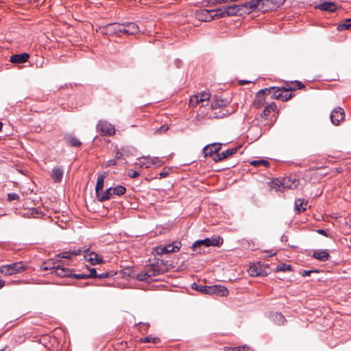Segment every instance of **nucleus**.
Segmentation results:
<instances>
[{
  "label": "nucleus",
  "mask_w": 351,
  "mask_h": 351,
  "mask_svg": "<svg viewBox=\"0 0 351 351\" xmlns=\"http://www.w3.org/2000/svg\"><path fill=\"white\" fill-rule=\"evenodd\" d=\"M192 288L204 294L210 295H215L217 296H226L229 293L228 289L226 287L220 285L213 286H202L194 283L192 285Z\"/></svg>",
  "instance_id": "1"
},
{
  "label": "nucleus",
  "mask_w": 351,
  "mask_h": 351,
  "mask_svg": "<svg viewBox=\"0 0 351 351\" xmlns=\"http://www.w3.org/2000/svg\"><path fill=\"white\" fill-rule=\"evenodd\" d=\"M228 103L227 99H223L221 97H216L211 103V108L215 112H214L216 118H223L232 114V110L226 107Z\"/></svg>",
  "instance_id": "2"
},
{
  "label": "nucleus",
  "mask_w": 351,
  "mask_h": 351,
  "mask_svg": "<svg viewBox=\"0 0 351 351\" xmlns=\"http://www.w3.org/2000/svg\"><path fill=\"white\" fill-rule=\"evenodd\" d=\"M221 243L220 238H206L194 242L191 246V250L196 253L201 254L205 252L204 247L219 246Z\"/></svg>",
  "instance_id": "3"
},
{
  "label": "nucleus",
  "mask_w": 351,
  "mask_h": 351,
  "mask_svg": "<svg viewBox=\"0 0 351 351\" xmlns=\"http://www.w3.org/2000/svg\"><path fill=\"white\" fill-rule=\"evenodd\" d=\"M272 89L274 88L269 87L260 90L256 94L255 98L252 104L253 107L256 109H260L263 107H265L267 104H268V97L269 95L271 96Z\"/></svg>",
  "instance_id": "4"
},
{
  "label": "nucleus",
  "mask_w": 351,
  "mask_h": 351,
  "mask_svg": "<svg viewBox=\"0 0 351 351\" xmlns=\"http://www.w3.org/2000/svg\"><path fill=\"white\" fill-rule=\"evenodd\" d=\"M26 269V266L23 262H16L0 267V272L5 276H12L21 273Z\"/></svg>",
  "instance_id": "5"
},
{
  "label": "nucleus",
  "mask_w": 351,
  "mask_h": 351,
  "mask_svg": "<svg viewBox=\"0 0 351 351\" xmlns=\"http://www.w3.org/2000/svg\"><path fill=\"white\" fill-rule=\"evenodd\" d=\"M210 98V93L204 91L191 96L189 100V105L191 107H195L197 104H201V106L204 107L208 104Z\"/></svg>",
  "instance_id": "6"
},
{
  "label": "nucleus",
  "mask_w": 351,
  "mask_h": 351,
  "mask_svg": "<svg viewBox=\"0 0 351 351\" xmlns=\"http://www.w3.org/2000/svg\"><path fill=\"white\" fill-rule=\"evenodd\" d=\"M97 131L100 132L101 135L112 136L115 134L116 129L114 126L104 120H99L96 126Z\"/></svg>",
  "instance_id": "7"
},
{
  "label": "nucleus",
  "mask_w": 351,
  "mask_h": 351,
  "mask_svg": "<svg viewBox=\"0 0 351 351\" xmlns=\"http://www.w3.org/2000/svg\"><path fill=\"white\" fill-rule=\"evenodd\" d=\"M278 114V110L276 103L271 102L264 107V110L260 114V118L263 120H267L270 117L271 119L274 118V120H276Z\"/></svg>",
  "instance_id": "8"
},
{
  "label": "nucleus",
  "mask_w": 351,
  "mask_h": 351,
  "mask_svg": "<svg viewBox=\"0 0 351 351\" xmlns=\"http://www.w3.org/2000/svg\"><path fill=\"white\" fill-rule=\"evenodd\" d=\"M181 243L176 241L173 243L168 244L165 246L160 245L155 248L156 252L158 254H169L171 252H178L181 248Z\"/></svg>",
  "instance_id": "9"
},
{
  "label": "nucleus",
  "mask_w": 351,
  "mask_h": 351,
  "mask_svg": "<svg viewBox=\"0 0 351 351\" xmlns=\"http://www.w3.org/2000/svg\"><path fill=\"white\" fill-rule=\"evenodd\" d=\"M123 24L121 23H109L101 28V32L104 34L119 35L123 34Z\"/></svg>",
  "instance_id": "10"
},
{
  "label": "nucleus",
  "mask_w": 351,
  "mask_h": 351,
  "mask_svg": "<svg viewBox=\"0 0 351 351\" xmlns=\"http://www.w3.org/2000/svg\"><path fill=\"white\" fill-rule=\"evenodd\" d=\"M271 88L274 89H272V93L270 96L271 99H279L282 101H287L293 97L292 93L281 91L278 86H272Z\"/></svg>",
  "instance_id": "11"
},
{
  "label": "nucleus",
  "mask_w": 351,
  "mask_h": 351,
  "mask_svg": "<svg viewBox=\"0 0 351 351\" xmlns=\"http://www.w3.org/2000/svg\"><path fill=\"white\" fill-rule=\"evenodd\" d=\"M212 10L200 9L195 12V17L199 21L208 22L213 20Z\"/></svg>",
  "instance_id": "12"
},
{
  "label": "nucleus",
  "mask_w": 351,
  "mask_h": 351,
  "mask_svg": "<svg viewBox=\"0 0 351 351\" xmlns=\"http://www.w3.org/2000/svg\"><path fill=\"white\" fill-rule=\"evenodd\" d=\"M345 119V112L340 107L335 108L330 113V120L335 125H339L340 122Z\"/></svg>",
  "instance_id": "13"
},
{
  "label": "nucleus",
  "mask_w": 351,
  "mask_h": 351,
  "mask_svg": "<svg viewBox=\"0 0 351 351\" xmlns=\"http://www.w3.org/2000/svg\"><path fill=\"white\" fill-rule=\"evenodd\" d=\"M88 250L86 246L82 247H75L70 249L68 251L61 252L58 256L63 258H71L72 256H75L81 254L82 252H86Z\"/></svg>",
  "instance_id": "14"
},
{
  "label": "nucleus",
  "mask_w": 351,
  "mask_h": 351,
  "mask_svg": "<svg viewBox=\"0 0 351 351\" xmlns=\"http://www.w3.org/2000/svg\"><path fill=\"white\" fill-rule=\"evenodd\" d=\"M147 267L152 277L158 276L165 272L163 262L161 260H158L155 263L148 265Z\"/></svg>",
  "instance_id": "15"
},
{
  "label": "nucleus",
  "mask_w": 351,
  "mask_h": 351,
  "mask_svg": "<svg viewBox=\"0 0 351 351\" xmlns=\"http://www.w3.org/2000/svg\"><path fill=\"white\" fill-rule=\"evenodd\" d=\"M221 149V143H214L205 146L203 149V154L205 158L217 154Z\"/></svg>",
  "instance_id": "16"
},
{
  "label": "nucleus",
  "mask_w": 351,
  "mask_h": 351,
  "mask_svg": "<svg viewBox=\"0 0 351 351\" xmlns=\"http://www.w3.org/2000/svg\"><path fill=\"white\" fill-rule=\"evenodd\" d=\"M248 273L251 276H266L267 274L260 263L251 264L248 269Z\"/></svg>",
  "instance_id": "17"
},
{
  "label": "nucleus",
  "mask_w": 351,
  "mask_h": 351,
  "mask_svg": "<svg viewBox=\"0 0 351 351\" xmlns=\"http://www.w3.org/2000/svg\"><path fill=\"white\" fill-rule=\"evenodd\" d=\"M113 276V274L110 271H105L101 273H97L95 268L88 269V272L86 274L88 278H108Z\"/></svg>",
  "instance_id": "18"
},
{
  "label": "nucleus",
  "mask_w": 351,
  "mask_h": 351,
  "mask_svg": "<svg viewBox=\"0 0 351 351\" xmlns=\"http://www.w3.org/2000/svg\"><path fill=\"white\" fill-rule=\"evenodd\" d=\"M225 8L226 10V15L228 16H242L244 14V12H243L241 4L225 6Z\"/></svg>",
  "instance_id": "19"
},
{
  "label": "nucleus",
  "mask_w": 351,
  "mask_h": 351,
  "mask_svg": "<svg viewBox=\"0 0 351 351\" xmlns=\"http://www.w3.org/2000/svg\"><path fill=\"white\" fill-rule=\"evenodd\" d=\"M63 138L66 144L69 146L79 147L82 145V142L71 134H66Z\"/></svg>",
  "instance_id": "20"
},
{
  "label": "nucleus",
  "mask_w": 351,
  "mask_h": 351,
  "mask_svg": "<svg viewBox=\"0 0 351 351\" xmlns=\"http://www.w3.org/2000/svg\"><path fill=\"white\" fill-rule=\"evenodd\" d=\"M123 25V34L134 35L139 32L138 26L134 23H128Z\"/></svg>",
  "instance_id": "21"
},
{
  "label": "nucleus",
  "mask_w": 351,
  "mask_h": 351,
  "mask_svg": "<svg viewBox=\"0 0 351 351\" xmlns=\"http://www.w3.org/2000/svg\"><path fill=\"white\" fill-rule=\"evenodd\" d=\"M64 175V170L62 167L56 166L52 169L51 178L54 182H60Z\"/></svg>",
  "instance_id": "22"
},
{
  "label": "nucleus",
  "mask_w": 351,
  "mask_h": 351,
  "mask_svg": "<svg viewBox=\"0 0 351 351\" xmlns=\"http://www.w3.org/2000/svg\"><path fill=\"white\" fill-rule=\"evenodd\" d=\"M29 58V54L23 53L20 54H14L10 57V62L14 64H22L26 62Z\"/></svg>",
  "instance_id": "23"
},
{
  "label": "nucleus",
  "mask_w": 351,
  "mask_h": 351,
  "mask_svg": "<svg viewBox=\"0 0 351 351\" xmlns=\"http://www.w3.org/2000/svg\"><path fill=\"white\" fill-rule=\"evenodd\" d=\"M84 258L87 261H89L93 265H95L103 262L102 258H100L97 253L93 252L86 254L84 255Z\"/></svg>",
  "instance_id": "24"
},
{
  "label": "nucleus",
  "mask_w": 351,
  "mask_h": 351,
  "mask_svg": "<svg viewBox=\"0 0 351 351\" xmlns=\"http://www.w3.org/2000/svg\"><path fill=\"white\" fill-rule=\"evenodd\" d=\"M316 8L322 10L327 11L330 12H335L337 9V5L333 2H324L315 7Z\"/></svg>",
  "instance_id": "25"
},
{
  "label": "nucleus",
  "mask_w": 351,
  "mask_h": 351,
  "mask_svg": "<svg viewBox=\"0 0 351 351\" xmlns=\"http://www.w3.org/2000/svg\"><path fill=\"white\" fill-rule=\"evenodd\" d=\"M51 273L60 277L72 276L71 271L70 269L62 267L59 265H56Z\"/></svg>",
  "instance_id": "26"
},
{
  "label": "nucleus",
  "mask_w": 351,
  "mask_h": 351,
  "mask_svg": "<svg viewBox=\"0 0 351 351\" xmlns=\"http://www.w3.org/2000/svg\"><path fill=\"white\" fill-rule=\"evenodd\" d=\"M313 257L320 261L324 262L329 259L330 254L326 250H315L313 254Z\"/></svg>",
  "instance_id": "27"
},
{
  "label": "nucleus",
  "mask_w": 351,
  "mask_h": 351,
  "mask_svg": "<svg viewBox=\"0 0 351 351\" xmlns=\"http://www.w3.org/2000/svg\"><path fill=\"white\" fill-rule=\"evenodd\" d=\"M151 165H154L158 167H160L163 165V162L158 157H153L149 158L147 162H142L141 166L145 168H149Z\"/></svg>",
  "instance_id": "28"
},
{
  "label": "nucleus",
  "mask_w": 351,
  "mask_h": 351,
  "mask_svg": "<svg viewBox=\"0 0 351 351\" xmlns=\"http://www.w3.org/2000/svg\"><path fill=\"white\" fill-rule=\"evenodd\" d=\"M112 192L113 191L112 187H110L108 189H106L104 192L100 193V194L97 195V198L99 202H103L112 197L114 195Z\"/></svg>",
  "instance_id": "29"
},
{
  "label": "nucleus",
  "mask_w": 351,
  "mask_h": 351,
  "mask_svg": "<svg viewBox=\"0 0 351 351\" xmlns=\"http://www.w3.org/2000/svg\"><path fill=\"white\" fill-rule=\"evenodd\" d=\"M287 181H289L287 180V178H285L282 181H280L278 179L276 180H274L272 182V184H274L273 187L276 188L277 186H282L283 188L293 189L294 186H295V182H293L292 184H288Z\"/></svg>",
  "instance_id": "30"
},
{
  "label": "nucleus",
  "mask_w": 351,
  "mask_h": 351,
  "mask_svg": "<svg viewBox=\"0 0 351 351\" xmlns=\"http://www.w3.org/2000/svg\"><path fill=\"white\" fill-rule=\"evenodd\" d=\"M152 277L148 267H146L143 271L137 274L136 279L139 281L150 282Z\"/></svg>",
  "instance_id": "31"
},
{
  "label": "nucleus",
  "mask_w": 351,
  "mask_h": 351,
  "mask_svg": "<svg viewBox=\"0 0 351 351\" xmlns=\"http://www.w3.org/2000/svg\"><path fill=\"white\" fill-rule=\"evenodd\" d=\"M106 178V173L99 175L95 186L96 197L102 192L104 186V179Z\"/></svg>",
  "instance_id": "32"
},
{
  "label": "nucleus",
  "mask_w": 351,
  "mask_h": 351,
  "mask_svg": "<svg viewBox=\"0 0 351 351\" xmlns=\"http://www.w3.org/2000/svg\"><path fill=\"white\" fill-rule=\"evenodd\" d=\"M308 204V202L304 199H297L295 201V208L298 213L306 210V206Z\"/></svg>",
  "instance_id": "33"
},
{
  "label": "nucleus",
  "mask_w": 351,
  "mask_h": 351,
  "mask_svg": "<svg viewBox=\"0 0 351 351\" xmlns=\"http://www.w3.org/2000/svg\"><path fill=\"white\" fill-rule=\"evenodd\" d=\"M212 11H213V19L228 17V16L226 15V10L225 7H223V8L212 10Z\"/></svg>",
  "instance_id": "34"
},
{
  "label": "nucleus",
  "mask_w": 351,
  "mask_h": 351,
  "mask_svg": "<svg viewBox=\"0 0 351 351\" xmlns=\"http://www.w3.org/2000/svg\"><path fill=\"white\" fill-rule=\"evenodd\" d=\"M338 31H343L346 29H351V18L347 19L342 23H339L337 27Z\"/></svg>",
  "instance_id": "35"
},
{
  "label": "nucleus",
  "mask_w": 351,
  "mask_h": 351,
  "mask_svg": "<svg viewBox=\"0 0 351 351\" xmlns=\"http://www.w3.org/2000/svg\"><path fill=\"white\" fill-rule=\"evenodd\" d=\"M237 151H238V147H235L230 148L225 151H223L221 153H219V154L223 160V159L227 158L228 157L234 154L235 153L237 152Z\"/></svg>",
  "instance_id": "36"
},
{
  "label": "nucleus",
  "mask_w": 351,
  "mask_h": 351,
  "mask_svg": "<svg viewBox=\"0 0 351 351\" xmlns=\"http://www.w3.org/2000/svg\"><path fill=\"white\" fill-rule=\"evenodd\" d=\"M114 195L121 196L125 193L126 188L122 185H117L115 187H112Z\"/></svg>",
  "instance_id": "37"
},
{
  "label": "nucleus",
  "mask_w": 351,
  "mask_h": 351,
  "mask_svg": "<svg viewBox=\"0 0 351 351\" xmlns=\"http://www.w3.org/2000/svg\"><path fill=\"white\" fill-rule=\"evenodd\" d=\"M141 343H158L160 342V339L158 337H153L152 335L147 336L145 337L141 338L140 339Z\"/></svg>",
  "instance_id": "38"
},
{
  "label": "nucleus",
  "mask_w": 351,
  "mask_h": 351,
  "mask_svg": "<svg viewBox=\"0 0 351 351\" xmlns=\"http://www.w3.org/2000/svg\"><path fill=\"white\" fill-rule=\"evenodd\" d=\"M273 317L274 322L278 325L283 324L286 321L285 316L280 313H275Z\"/></svg>",
  "instance_id": "39"
},
{
  "label": "nucleus",
  "mask_w": 351,
  "mask_h": 351,
  "mask_svg": "<svg viewBox=\"0 0 351 351\" xmlns=\"http://www.w3.org/2000/svg\"><path fill=\"white\" fill-rule=\"evenodd\" d=\"M305 86L300 81L291 82V88H288L291 91L302 89Z\"/></svg>",
  "instance_id": "40"
},
{
  "label": "nucleus",
  "mask_w": 351,
  "mask_h": 351,
  "mask_svg": "<svg viewBox=\"0 0 351 351\" xmlns=\"http://www.w3.org/2000/svg\"><path fill=\"white\" fill-rule=\"evenodd\" d=\"M276 271H291V265H287L285 263H280V265L276 266Z\"/></svg>",
  "instance_id": "41"
},
{
  "label": "nucleus",
  "mask_w": 351,
  "mask_h": 351,
  "mask_svg": "<svg viewBox=\"0 0 351 351\" xmlns=\"http://www.w3.org/2000/svg\"><path fill=\"white\" fill-rule=\"evenodd\" d=\"M56 267V265H54V263L49 261L43 263V265H41V269L45 271L51 270V271H53Z\"/></svg>",
  "instance_id": "42"
},
{
  "label": "nucleus",
  "mask_w": 351,
  "mask_h": 351,
  "mask_svg": "<svg viewBox=\"0 0 351 351\" xmlns=\"http://www.w3.org/2000/svg\"><path fill=\"white\" fill-rule=\"evenodd\" d=\"M258 9L263 12L267 11L268 9H270V5L268 1H262L258 3Z\"/></svg>",
  "instance_id": "43"
},
{
  "label": "nucleus",
  "mask_w": 351,
  "mask_h": 351,
  "mask_svg": "<svg viewBox=\"0 0 351 351\" xmlns=\"http://www.w3.org/2000/svg\"><path fill=\"white\" fill-rule=\"evenodd\" d=\"M250 165L255 167L259 166L261 165L267 167L269 165V162L265 160H253L250 162Z\"/></svg>",
  "instance_id": "44"
},
{
  "label": "nucleus",
  "mask_w": 351,
  "mask_h": 351,
  "mask_svg": "<svg viewBox=\"0 0 351 351\" xmlns=\"http://www.w3.org/2000/svg\"><path fill=\"white\" fill-rule=\"evenodd\" d=\"M20 198L19 195L17 193H12L8 194V200L9 202H12L14 200H19Z\"/></svg>",
  "instance_id": "45"
},
{
  "label": "nucleus",
  "mask_w": 351,
  "mask_h": 351,
  "mask_svg": "<svg viewBox=\"0 0 351 351\" xmlns=\"http://www.w3.org/2000/svg\"><path fill=\"white\" fill-rule=\"evenodd\" d=\"M117 165V160H116V159L114 158V159H111V160H109L107 162H106L104 164V167H108L114 166V165Z\"/></svg>",
  "instance_id": "46"
},
{
  "label": "nucleus",
  "mask_w": 351,
  "mask_h": 351,
  "mask_svg": "<svg viewBox=\"0 0 351 351\" xmlns=\"http://www.w3.org/2000/svg\"><path fill=\"white\" fill-rule=\"evenodd\" d=\"M208 3L211 5L226 3V0H209Z\"/></svg>",
  "instance_id": "47"
},
{
  "label": "nucleus",
  "mask_w": 351,
  "mask_h": 351,
  "mask_svg": "<svg viewBox=\"0 0 351 351\" xmlns=\"http://www.w3.org/2000/svg\"><path fill=\"white\" fill-rule=\"evenodd\" d=\"M139 176V173L134 170H130L128 171V176L131 178H137Z\"/></svg>",
  "instance_id": "48"
},
{
  "label": "nucleus",
  "mask_w": 351,
  "mask_h": 351,
  "mask_svg": "<svg viewBox=\"0 0 351 351\" xmlns=\"http://www.w3.org/2000/svg\"><path fill=\"white\" fill-rule=\"evenodd\" d=\"M288 88H291V82L286 84L285 86L279 87L280 90L283 92H289L291 90H288Z\"/></svg>",
  "instance_id": "49"
},
{
  "label": "nucleus",
  "mask_w": 351,
  "mask_h": 351,
  "mask_svg": "<svg viewBox=\"0 0 351 351\" xmlns=\"http://www.w3.org/2000/svg\"><path fill=\"white\" fill-rule=\"evenodd\" d=\"M317 272L316 270H302L300 271V274L303 277L308 276L311 273Z\"/></svg>",
  "instance_id": "50"
},
{
  "label": "nucleus",
  "mask_w": 351,
  "mask_h": 351,
  "mask_svg": "<svg viewBox=\"0 0 351 351\" xmlns=\"http://www.w3.org/2000/svg\"><path fill=\"white\" fill-rule=\"evenodd\" d=\"M72 276L77 279H86L88 278L86 276V274H72Z\"/></svg>",
  "instance_id": "51"
},
{
  "label": "nucleus",
  "mask_w": 351,
  "mask_h": 351,
  "mask_svg": "<svg viewBox=\"0 0 351 351\" xmlns=\"http://www.w3.org/2000/svg\"><path fill=\"white\" fill-rule=\"evenodd\" d=\"M239 351H254V350L247 345H243L239 346Z\"/></svg>",
  "instance_id": "52"
},
{
  "label": "nucleus",
  "mask_w": 351,
  "mask_h": 351,
  "mask_svg": "<svg viewBox=\"0 0 351 351\" xmlns=\"http://www.w3.org/2000/svg\"><path fill=\"white\" fill-rule=\"evenodd\" d=\"M169 129L168 126L167 125H162L160 128H158L156 132L158 133H162L167 131Z\"/></svg>",
  "instance_id": "53"
},
{
  "label": "nucleus",
  "mask_w": 351,
  "mask_h": 351,
  "mask_svg": "<svg viewBox=\"0 0 351 351\" xmlns=\"http://www.w3.org/2000/svg\"><path fill=\"white\" fill-rule=\"evenodd\" d=\"M225 351H239V347H224Z\"/></svg>",
  "instance_id": "54"
},
{
  "label": "nucleus",
  "mask_w": 351,
  "mask_h": 351,
  "mask_svg": "<svg viewBox=\"0 0 351 351\" xmlns=\"http://www.w3.org/2000/svg\"><path fill=\"white\" fill-rule=\"evenodd\" d=\"M223 158H221V156H220V154H217L214 157H213V160L215 162H219L221 160H222Z\"/></svg>",
  "instance_id": "55"
},
{
  "label": "nucleus",
  "mask_w": 351,
  "mask_h": 351,
  "mask_svg": "<svg viewBox=\"0 0 351 351\" xmlns=\"http://www.w3.org/2000/svg\"><path fill=\"white\" fill-rule=\"evenodd\" d=\"M317 232L319 234H322V235H324L325 237H328V233L326 232V231L324 229H318L317 230Z\"/></svg>",
  "instance_id": "56"
},
{
  "label": "nucleus",
  "mask_w": 351,
  "mask_h": 351,
  "mask_svg": "<svg viewBox=\"0 0 351 351\" xmlns=\"http://www.w3.org/2000/svg\"><path fill=\"white\" fill-rule=\"evenodd\" d=\"M168 175H169V171H165V170H164L160 173V177L161 178H166L168 176Z\"/></svg>",
  "instance_id": "57"
},
{
  "label": "nucleus",
  "mask_w": 351,
  "mask_h": 351,
  "mask_svg": "<svg viewBox=\"0 0 351 351\" xmlns=\"http://www.w3.org/2000/svg\"><path fill=\"white\" fill-rule=\"evenodd\" d=\"M122 156H123V153L120 150H118L115 154L114 159H116V160H117V159H120Z\"/></svg>",
  "instance_id": "58"
},
{
  "label": "nucleus",
  "mask_w": 351,
  "mask_h": 351,
  "mask_svg": "<svg viewBox=\"0 0 351 351\" xmlns=\"http://www.w3.org/2000/svg\"><path fill=\"white\" fill-rule=\"evenodd\" d=\"M287 180H289V181H287V182H288V184H292L293 182H295V186L294 187H295V186L298 185V180H294L293 181L291 182V180H290V179H289V178H287Z\"/></svg>",
  "instance_id": "59"
},
{
  "label": "nucleus",
  "mask_w": 351,
  "mask_h": 351,
  "mask_svg": "<svg viewBox=\"0 0 351 351\" xmlns=\"http://www.w3.org/2000/svg\"><path fill=\"white\" fill-rule=\"evenodd\" d=\"M5 286V282L3 280H0V289Z\"/></svg>",
  "instance_id": "60"
},
{
  "label": "nucleus",
  "mask_w": 351,
  "mask_h": 351,
  "mask_svg": "<svg viewBox=\"0 0 351 351\" xmlns=\"http://www.w3.org/2000/svg\"><path fill=\"white\" fill-rule=\"evenodd\" d=\"M241 82V84H246V83H249L250 82L242 80Z\"/></svg>",
  "instance_id": "61"
},
{
  "label": "nucleus",
  "mask_w": 351,
  "mask_h": 351,
  "mask_svg": "<svg viewBox=\"0 0 351 351\" xmlns=\"http://www.w3.org/2000/svg\"><path fill=\"white\" fill-rule=\"evenodd\" d=\"M228 2H234V0H226V3H228Z\"/></svg>",
  "instance_id": "62"
},
{
  "label": "nucleus",
  "mask_w": 351,
  "mask_h": 351,
  "mask_svg": "<svg viewBox=\"0 0 351 351\" xmlns=\"http://www.w3.org/2000/svg\"><path fill=\"white\" fill-rule=\"evenodd\" d=\"M2 126H3V123L0 121V131L2 129Z\"/></svg>",
  "instance_id": "63"
}]
</instances>
